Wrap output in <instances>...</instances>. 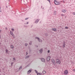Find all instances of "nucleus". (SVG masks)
<instances>
[{
  "label": "nucleus",
  "mask_w": 75,
  "mask_h": 75,
  "mask_svg": "<svg viewBox=\"0 0 75 75\" xmlns=\"http://www.w3.org/2000/svg\"><path fill=\"white\" fill-rule=\"evenodd\" d=\"M52 62L54 66L55 65V64H56V63H55V60L53 59H52Z\"/></svg>",
  "instance_id": "obj_1"
},
{
  "label": "nucleus",
  "mask_w": 75,
  "mask_h": 75,
  "mask_svg": "<svg viewBox=\"0 0 75 75\" xmlns=\"http://www.w3.org/2000/svg\"><path fill=\"white\" fill-rule=\"evenodd\" d=\"M56 62L57 64H61V62H60V60L58 59H56Z\"/></svg>",
  "instance_id": "obj_2"
},
{
  "label": "nucleus",
  "mask_w": 75,
  "mask_h": 75,
  "mask_svg": "<svg viewBox=\"0 0 75 75\" xmlns=\"http://www.w3.org/2000/svg\"><path fill=\"white\" fill-rule=\"evenodd\" d=\"M68 74V70H66L64 71V75H67Z\"/></svg>",
  "instance_id": "obj_3"
},
{
  "label": "nucleus",
  "mask_w": 75,
  "mask_h": 75,
  "mask_svg": "<svg viewBox=\"0 0 75 75\" xmlns=\"http://www.w3.org/2000/svg\"><path fill=\"white\" fill-rule=\"evenodd\" d=\"M35 38V39H37L38 41H39V42H41L42 41L40 39V38H39L36 37Z\"/></svg>",
  "instance_id": "obj_4"
},
{
  "label": "nucleus",
  "mask_w": 75,
  "mask_h": 75,
  "mask_svg": "<svg viewBox=\"0 0 75 75\" xmlns=\"http://www.w3.org/2000/svg\"><path fill=\"white\" fill-rule=\"evenodd\" d=\"M47 61H49L50 60V57L48 56L47 58Z\"/></svg>",
  "instance_id": "obj_5"
},
{
  "label": "nucleus",
  "mask_w": 75,
  "mask_h": 75,
  "mask_svg": "<svg viewBox=\"0 0 75 75\" xmlns=\"http://www.w3.org/2000/svg\"><path fill=\"white\" fill-rule=\"evenodd\" d=\"M32 71V69H29L28 71L27 74H29L31 72V71Z\"/></svg>",
  "instance_id": "obj_6"
},
{
  "label": "nucleus",
  "mask_w": 75,
  "mask_h": 75,
  "mask_svg": "<svg viewBox=\"0 0 75 75\" xmlns=\"http://www.w3.org/2000/svg\"><path fill=\"white\" fill-rule=\"evenodd\" d=\"M41 61L42 62H45V59L43 58H42L41 59Z\"/></svg>",
  "instance_id": "obj_7"
},
{
  "label": "nucleus",
  "mask_w": 75,
  "mask_h": 75,
  "mask_svg": "<svg viewBox=\"0 0 75 75\" xmlns=\"http://www.w3.org/2000/svg\"><path fill=\"white\" fill-rule=\"evenodd\" d=\"M10 33L11 35H12L13 37H14V34H13V32L10 31Z\"/></svg>",
  "instance_id": "obj_8"
},
{
  "label": "nucleus",
  "mask_w": 75,
  "mask_h": 75,
  "mask_svg": "<svg viewBox=\"0 0 75 75\" xmlns=\"http://www.w3.org/2000/svg\"><path fill=\"white\" fill-rule=\"evenodd\" d=\"M62 12H63V13H66L67 12V10L64 9H62Z\"/></svg>",
  "instance_id": "obj_9"
},
{
  "label": "nucleus",
  "mask_w": 75,
  "mask_h": 75,
  "mask_svg": "<svg viewBox=\"0 0 75 75\" xmlns=\"http://www.w3.org/2000/svg\"><path fill=\"white\" fill-rule=\"evenodd\" d=\"M52 31H57V29L55 28H54L52 29Z\"/></svg>",
  "instance_id": "obj_10"
},
{
  "label": "nucleus",
  "mask_w": 75,
  "mask_h": 75,
  "mask_svg": "<svg viewBox=\"0 0 75 75\" xmlns=\"http://www.w3.org/2000/svg\"><path fill=\"white\" fill-rule=\"evenodd\" d=\"M38 19H36L35 21V23L36 24H37V23H38Z\"/></svg>",
  "instance_id": "obj_11"
},
{
  "label": "nucleus",
  "mask_w": 75,
  "mask_h": 75,
  "mask_svg": "<svg viewBox=\"0 0 75 75\" xmlns=\"http://www.w3.org/2000/svg\"><path fill=\"white\" fill-rule=\"evenodd\" d=\"M40 54H41V53H42V49H40Z\"/></svg>",
  "instance_id": "obj_12"
},
{
  "label": "nucleus",
  "mask_w": 75,
  "mask_h": 75,
  "mask_svg": "<svg viewBox=\"0 0 75 75\" xmlns=\"http://www.w3.org/2000/svg\"><path fill=\"white\" fill-rule=\"evenodd\" d=\"M65 43H64L63 45V47L65 48Z\"/></svg>",
  "instance_id": "obj_13"
},
{
  "label": "nucleus",
  "mask_w": 75,
  "mask_h": 75,
  "mask_svg": "<svg viewBox=\"0 0 75 75\" xmlns=\"http://www.w3.org/2000/svg\"><path fill=\"white\" fill-rule=\"evenodd\" d=\"M60 4V2L59 1V2H57V4H56V5H58Z\"/></svg>",
  "instance_id": "obj_14"
},
{
  "label": "nucleus",
  "mask_w": 75,
  "mask_h": 75,
  "mask_svg": "<svg viewBox=\"0 0 75 75\" xmlns=\"http://www.w3.org/2000/svg\"><path fill=\"white\" fill-rule=\"evenodd\" d=\"M54 4H56V5H57V1L56 0H54Z\"/></svg>",
  "instance_id": "obj_15"
},
{
  "label": "nucleus",
  "mask_w": 75,
  "mask_h": 75,
  "mask_svg": "<svg viewBox=\"0 0 75 75\" xmlns=\"http://www.w3.org/2000/svg\"><path fill=\"white\" fill-rule=\"evenodd\" d=\"M42 73H43V74H45V73H46V71H42Z\"/></svg>",
  "instance_id": "obj_16"
},
{
  "label": "nucleus",
  "mask_w": 75,
  "mask_h": 75,
  "mask_svg": "<svg viewBox=\"0 0 75 75\" xmlns=\"http://www.w3.org/2000/svg\"><path fill=\"white\" fill-rule=\"evenodd\" d=\"M21 69H22V66H20V67L19 69V70H21Z\"/></svg>",
  "instance_id": "obj_17"
},
{
  "label": "nucleus",
  "mask_w": 75,
  "mask_h": 75,
  "mask_svg": "<svg viewBox=\"0 0 75 75\" xmlns=\"http://www.w3.org/2000/svg\"><path fill=\"white\" fill-rule=\"evenodd\" d=\"M54 15H56L57 14V12L54 11Z\"/></svg>",
  "instance_id": "obj_18"
},
{
  "label": "nucleus",
  "mask_w": 75,
  "mask_h": 75,
  "mask_svg": "<svg viewBox=\"0 0 75 75\" xmlns=\"http://www.w3.org/2000/svg\"><path fill=\"white\" fill-rule=\"evenodd\" d=\"M11 48H14V46H13V45H11Z\"/></svg>",
  "instance_id": "obj_19"
},
{
  "label": "nucleus",
  "mask_w": 75,
  "mask_h": 75,
  "mask_svg": "<svg viewBox=\"0 0 75 75\" xmlns=\"http://www.w3.org/2000/svg\"><path fill=\"white\" fill-rule=\"evenodd\" d=\"M6 54H7V53H8V50L6 49Z\"/></svg>",
  "instance_id": "obj_20"
},
{
  "label": "nucleus",
  "mask_w": 75,
  "mask_h": 75,
  "mask_svg": "<svg viewBox=\"0 0 75 75\" xmlns=\"http://www.w3.org/2000/svg\"><path fill=\"white\" fill-rule=\"evenodd\" d=\"M29 56H27L25 58L26 59H27V58H29Z\"/></svg>",
  "instance_id": "obj_21"
},
{
  "label": "nucleus",
  "mask_w": 75,
  "mask_h": 75,
  "mask_svg": "<svg viewBox=\"0 0 75 75\" xmlns=\"http://www.w3.org/2000/svg\"><path fill=\"white\" fill-rule=\"evenodd\" d=\"M37 75H42V74H41L40 73H38Z\"/></svg>",
  "instance_id": "obj_22"
},
{
  "label": "nucleus",
  "mask_w": 75,
  "mask_h": 75,
  "mask_svg": "<svg viewBox=\"0 0 75 75\" xmlns=\"http://www.w3.org/2000/svg\"><path fill=\"white\" fill-rule=\"evenodd\" d=\"M35 71L36 74H38V71L36 70H35Z\"/></svg>",
  "instance_id": "obj_23"
},
{
  "label": "nucleus",
  "mask_w": 75,
  "mask_h": 75,
  "mask_svg": "<svg viewBox=\"0 0 75 75\" xmlns=\"http://www.w3.org/2000/svg\"><path fill=\"white\" fill-rule=\"evenodd\" d=\"M12 31H14V29L13 28L11 29Z\"/></svg>",
  "instance_id": "obj_24"
},
{
  "label": "nucleus",
  "mask_w": 75,
  "mask_h": 75,
  "mask_svg": "<svg viewBox=\"0 0 75 75\" xmlns=\"http://www.w3.org/2000/svg\"><path fill=\"white\" fill-rule=\"evenodd\" d=\"M13 64H14V62H12L11 63V66H13Z\"/></svg>",
  "instance_id": "obj_25"
},
{
  "label": "nucleus",
  "mask_w": 75,
  "mask_h": 75,
  "mask_svg": "<svg viewBox=\"0 0 75 75\" xmlns=\"http://www.w3.org/2000/svg\"><path fill=\"white\" fill-rule=\"evenodd\" d=\"M61 15L62 16H65V15L63 14H61Z\"/></svg>",
  "instance_id": "obj_26"
},
{
  "label": "nucleus",
  "mask_w": 75,
  "mask_h": 75,
  "mask_svg": "<svg viewBox=\"0 0 75 75\" xmlns=\"http://www.w3.org/2000/svg\"><path fill=\"white\" fill-rule=\"evenodd\" d=\"M28 18H25V20H28Z\"/></svg>",
  "instance_id": "obj_27"
},
{
  "label": "nucleus",
  "mask_w": 75,
  "mask_h": 75,
  "mask_svg": "<svg viewBox=\"0 0 75 75\" xmlns=\"http://www.w3.org/2000/svg\"><path fill=\"white\" fill-rule=\"evenodd\" d=\"M65 29H68V27H65Z\"/></svg>",
  "instance_id": "obj_28"
},
{
  "label": "nucleus",
  "mask_w": 75,
  "mask_h": 75,
  "mask_svg": "<svg viewBox=\"0 0 75 75\" xmlns=\"http://www.w3.org/2000/svg\"><path fill=\"white\" fill-rule=\"evenodd\" d=\"M1 7L0 6V12H1Z\"/></svg>",
  "instance_id": "obj_29"
},
{
  "label": "nucleus",
  "mask_w": 75,
  "mask_h": 75,
  "mask_svg": "<svg viewBox=\"0 0 75 75\" xmlns=\"http://www.w3.org/2000/svg\"><path fill=\"white\" fill-rule=\"evenodd\" d=\"M29 44H30V45H32V42H31L29 43Z\"/></svg>",
  "instance_id": "obj_30"
},
{
  "label": "nucleus",
  "mask_w": 75,
  "mask_h": 75,
  "mask_svg": "<svg viewBox=\"0 0 75 75\" xmlns=\"http://www.w3.org/2000/svg\"><path fill=\"white\" fill-rule=\"evenodd\" d=\"M13 60H14V61H16V58H13Z\"/></svg>",
  "instance_id": "obj_31"
},
{
  "label": "nucleus",
  "mask_w": 75,
  "mask_h": 75,
  "mask_svg": "<svg viewBox=\"0 0 75 75\" xmlns=\"http://www.w3.org/2000/svg\"><path fill=\"white\" fill-rule=\"evenodd\" d=\"M27 43H25V46H27Z\"/></svg>",
  "instance_id": "obj_32"
},
{
  "label": "nucleus",
  "mask_w": 75,
  "mask_h": 75,
  "mask_svg": "<svg viewBox=\"0 0 75 75\" xmlns=\"http://www.w3.org/2000/svg\"><path fill=\"white\" fill-rule=\"evenodd\" d=\"M73 15H75V13L74 12H73Z\"/></svg>",
  "instance_id": "obj_33"
},
{
  "label": "nucleus",
  "mask_w": 75,
  "mask_h": 75,
  "mask_svg": "<svg viewBox=\"0 0 75 75\" xmlns=\"http://www.w3.org/2000/svg\"><path fill=\"white\" fill-rule=\"evenodd\" d=\"M50 52V50H48V51H47V52H48V53H49Z\"/></svg>",
  "instance_id": "obj_34"
},
{
  "label": "nucleus",
  "mask_w": 75,
  "mask_h": 75,
  "mask_svg": "<svg viewBox=\"0 0 75 75\" xmlns=\"http://www.w3.org/2000/svg\"><path fill=\"white\" fill-rule=\"evenodd\" d=\"M29 65H30V64L28 65L26 67H29Z\"/></svg>",
  "instance_id": "obj_35"
},
{
  "label": "nucleus",
  "mask_w": 75,
  "mask_h": 75,
  "mask_svg": "<svg viewBox=\"0 0 75 75\" xmlns=\"http://www.w3.org/2000/svg\"><path fill=\"white\" fill-rule=\"evenodd\" d=\"M45 35L47 36L48 35V34H46Z\"/></svg>",
  "instance_id": "obj_36"
},
{
  "label": "nucleus",
  "mask_w": 75,
  "mask_h": 75,
  "mask_svg": "<svg viewBox=\"0 0 75 75\" xmlns=\"http://www.w3.org/2000/svg\"><path fill=\"white\" fill-rule=\"evenodd\" d=\"M21 21H23V22H24V21L23 20H21Z\"/></svg>",
  "instance_id": "obj_37"
},
{
  "label": "nucleus",
  "mask_w": 75,
  "mask_h": 75,
  "mask_svg": "<svg viewBox=\"0 0 75 75\" xmlns=\"http://www.w3.org/2000/svg\"><path fill=\"white\" fill-rule=\"evenodd\" d=\"M28 24V22H27L26 24Z\"/></svg>",
  "instance_id": "obj_38"
},
{
  "label": "nucleus",
  "mask_w": 75,
  "mask_h": 75,
  "mask_svg": "<svg viewBox=\"0 0 75 75\" xmlns=\"http://www.w3.org/2000/svg\"><path fill=\"white\" fill-rule=\"evenodd\" d=\"M24 24H25V25H26V24H27V23H24Z\"/></svg>",
  "instance_id": "obj_39"
},
{
  "label": "nucleus",
  "mask_w": 75,
  "mask_h": 75,
  "mask_svg": "<svg viewBox=\"0 0 75 75\" xmlns=\"http://www.w3.org/2000/svg\"><path fill=\"white\" fill-rule=\"evenodd\" d=\"M36 47H38V46L37 45V46H36Z\"/></svg>",
  "instance_id": "obj_40"
},
{
  "label": "nucleus",
  "mask_w": 75,
  "mask_h": 75,
  "mask_svg": "<svg viewBox=\"0 0 75 75\" xmlns=\"http://www.w3.org/2000/svg\"><path fill=\"white\" fill-rule=\"evenodd\" d=\"M1 30H0V33H1Z\"/></svg>",
  "instance_id": "obj_41"
},
{
  "label": "nucleus",
  "mask_w": 75,
  "mask_h": 75,
  "mask_svg": "<svg viewBox=\"0 0 75 75\" xmlns=\"http://www.w3.org/2000/svg\"><path fill=\"white\" fill-rule=\"evenodd\" d=\"M27 54H28V53H27V52H26V55H27Z\"/></svg>",
  "instance_id": "obj_42"
},
{
  "label": "nucleus",
  "mask_w": 75,
  "mask_h": 75,
  "mask_svg": "<svg viewBox=\"0 0 75 75\" xmlns=\"http://www.w3.org/2000/svg\"><path fill=\"white\" fill-rule=\"evenodd\" d=\"M47 1H50V0H47Z\"/></svg>",
  "instance_id": "obj_43"
},
{
  "label": "nucleus",
  "mask_w": 75,
  "mask_h": 75,
  "mask_svg": "<svg viewBox=\"0 0 75 75\" xmlns=\"http://www.w3.org/2000/svg\"><path fill=\"white\" fill-rule=\"evenodd\" d=\"M13 38H15V37H14V36H13Z\"/></svg>",
  "instance_id": "obj_44"
},
{
  "label": "nucleus",
  "mask_w": 75,
  "mask_h": 75,
  "mask_svg": "<svg viewBox=\"0 0 75 75\" xmlns=\"http://www.w3.org/2000/svg\"><path fill=\"white\" fill-rule=\"evenodd\" d=\"M6 7L7 8V7H8V6H6Z\"/></svg>",
  "instance_id": "obj_45"
},
{
  "label": "nucleus",
  "mask_w": 75,
  "mask_h": 75,
  "mask_svg": "<svg viewBox=\"0 0 75 75\" xmlns=\"http://www.w3.org/2000/svg\"><path fill=\"white\" fill-rule=\"evenodd\" d=\"M6 30H7V28H6Z\"/></svg>",
  "instance_id": "obj_46"
},
{
  "label": "nucleus",
  "mask_w": 75,
  "mask_h": 75,
  "mask_svg": "<svg viewBox=\"0 0 75 75\" xmlns=\"http://www.w3.org/2000/svg\"><path fill=\"white\" fill-rule=\"evenodd\" d=\"M42 7H41V8H42Z\"/></svg>",
  "instance_id": "obj_47"
},
{
  "label": "nucleus",
  "mask_w": 75,
  "mask_h": 75,
  "mask_svg": "<svg viewBox=\"0 0 75 75\" xmlns=\"http://www.w3.org/2000/svg\"><path fill=\"white\" fill-rule=\"evenodd\" d=\"M0 38H1V36H0Z\"/></svg>",
  "instance_id": "obj_48"
},
{
  "label": "nucleus",
  "mask_w": 75,
  "mask_h": 75,
  "mask_svg": "<svg viewBox=\"0 0 75 75\" xmlns=\"http://www.w3.org/2000/svg\"><path fill=\"white\" fill-rule=\"evenodd\" d=\"M24 2H25V1H24Z\"/></svg>",
  "instance_id": "obj_49"
},
{
  "label": "nucleus",
  "mask_w": 75,
  "mask_h": 75,
  "mask_svg": "<svg viewBox=\"0 0 75 75\" xmlns=\"http://www.w3.org/2000/svg\"><path fill=\"white\" fill-rule=\"evenodd\" d=\"M43 9H44V8H43Z\"/></svg>",
  "instance_id": "obj_50"
}]
</instances>
